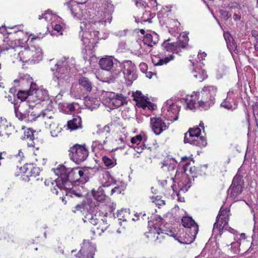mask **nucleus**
Listing matches in <instances>:
<instances>
[{"label":"nucleus","mask_w":258,"mask_h":258,"mask_svg":"<svg viewBox=\"0 0 258 258\" xmlns=\"http://www.w3.org/2000/svg\"><path fill=\"white\" fill-rule=\"evenodd\" d=\"M102 182L103 184V187H99L96 191H94L93 192L94 197L99 202H103L106 199V196L103 189V187H107L109 185V184L107 182H104L103 181H102Z\"/></svg>","instance_id":"nucleus-30"},{"label":"nucleus","mask_w":258,"mask_h":258,"mask_svg":"<svg viewBox=\"0 0 258 258\" xmlns=\"http://www.w3.org/2000/svg\"><path fill=\"white\" fill-rule=\"evenodd\" d=\"M17 117L21 121H24L25 122H29L31 120L29 115L27 114H22V113H18L17 112Z\"/></svg>","instance_id":"nucleus-56"},{"label":"nucleus","mask_w":258,"mask_h":258,"mask_svg":"<svg viewBox=\"0 0 258 258\" xmlns=\"http://www.w3.org/2000/svg\"><path fill=\"white\" fill-rule=\"evenodd\" d=\"M25 126L23 125L22 126V131L20 132H22L21 133H23V135H22L20 137V138L22 140H25V139H34V132L33 130H32L30 128H27L26 130H24L23 132V130H24Z\"/></svg>","instance_id":"nucleus-40"},{"label":"nucleus","mask_w":258,"mask_h":258,"mask_svg":"<svg viewBox=\"0 0 258 258\" xmlns=\"http://www.w3.org/2000/svg\"><path fill=\"white\" fill-rule=\"evenodd\" d=\"M154 221H153V227L151 230L145 233V235L148 238H151L152 241L156 242H161L162 240L166 238V236L173 237L176 240L178 239L176 235L171 230L168 233L164 232L162 229L161 225L163 223V219L160 216H155Z\"/></svg>","instance_id":"nucleus-2"},{"label":"nucleus","mask_w":258,"mask_h":258,"mask_svg":"<svg viewBox=\"0 0 258 258\" xmlns=\"http://www.w3.org/2000/svg\"><path fill=\"white\" fill-rule=\"evenodd\" d=\"M90 171H93V169L90 167L80 168L76 167L69 168L68 173V184L70 186V183L75 182L83 184L89 180L92 177Z\"/></svg>","instance_id":"nucleus-4"},{"label":"nucleus","mask_w":258,"mask_h":258,"mask_svg":"<svg viewBox=\"0 0 258 258\" xmlns=\"http://www.w3.org/2000/svg\"><path fill=\"white\" fill-rule=\"evenodd\" d=\"M192 97L193 95H191L183 99L186 104V108L190 110L195 108V101L192 100Z\"/></svg>","instance_id":"nucleus-52"},{"label":"nucleus","mask_w":258,"mask_h":258,"mask_svg":"<svg viewBox=\"0 0 258 258\" xmlns=\"http://www.w3.org/2000/svg\"><path fill=\"white\" fill-rule=\"evenodd\" d=\"M128 214V211L126 209H121L114 214V217L118 218L119 220L126 221V215Z\"/></svg>","instance_id":"nucleus-47"},{"label":"nucleus","mask_w":258,"mask_h":258,"mask_svg":"<svg viewBox=\"0 0 258 258\" xmlns=\"http://www.w3.org/2000/svg\"><path fill=\"white\" fill-rule=\"evenodd\" d=\"M227 225V224H225L223 222V220H219V218H216V221L214 224L213 230H217L221 233L223 232L224 229L227 230V228L226 227Z\"/></svg>","instance_id":"nucleus-43"},{"label":"nucleus","mask_w":258,"mask_h":258,"mask_svg":"<svg viewBox=\"0 0 258 258\" xmlns=\"http://www.w3.org/2000/svg\"><path fill=\"white\" fill-rule=\"evenodd\" d=\"M134 100L136 101L137 105L143 108L147 106V103L150 102L147 100V99L143 95L141 91H137L133 94Z\"/></svg>","instance_id":"nucleus-27"},{"label":"nucleus","mask_w":258,"mask_h":258,"mask_svg":"<svg viewBox=\"0 0 258 258\" xmlns=\"http://www.w3.org/2000/svg\"><path fill=\"white\" fill-rule=\"evenodd\" d=\"M102 160L104 165L108 168H111L117 164L116 159L112 157H109L107 156H103Z\"/></svg>","instance_id":"nucleus-38"},{"label":"nucleus","mask_w":258,"mask_h":258,"mask_svg":"<svg viewBox=\"0 0 258 258\" xmlns=\"http://www.w3.org/2000/svg\"><path fill=\"white\" fill-rule=\"evenodd\" d=\"M99 64L102 70L109 72V79L111 81L118 78L121 71L120 62L116 60L114 61L111 56H106L100 59Z\"/></svg>","instance_id":"nucleus-6"},{"label":"nucleus","mask_w":258,"mask_h":258,"mask_svg":"<svg viewBox=\"0 0 258 258\" xmlns=\"http://www.w3.org/2000/svg\"><path fill=\"white\" fill-rule=\"evenodd\" d=\"M151 124L153 132L156 135H159L168 127L160 117L151 118Z\"/></svg>","instance_id":"nucleus-18"},{"label":"nucleus","mask_w":258,"mask_h":258,"mask_svg":"<svg viewBox=\"0 0 258 258\" xmlns=\"http://www.w3.org/2000/svg\"><path fill=\"white\" fill-rule=\"evenodd\" d=\"M10 38L7 37L5 38V43H7V44L9 46V48H12L13 49H15L16 47V42L15 41H13V40H10Z\"/></svg>","instance_id":"nucleus-61"},{"label":"nucleus","mask_w":258,"mask_h":258,"mask_svg":"<svg viewBox=\"0 0 258 258\" xmlns=\"http://www.w3.org/2000/svg\"><path fill=\"white\" fill-rule=\"evenodd\" d=\"M193 67L192 74L194 77L199 82H201L207 78L208 76L205 71L202 69V67H199L198 66H195Z\"/></svg>","instance_id":"nucleus-26"},{"label":"nucleus","mask_w":258,"mask_h":258,"mask_svg":"<svg viewBox=\"0 0 258 258\" xmlns=\"http://www.w3.org/2000/svg\"><path fill=\"white\" fill-rule=\"evenodd\" d=\"M16 89L15 87L12 88L10 89L8 96H6L8 98V100L14 104V112L16 114V104L15 103L16 97L15 93Z\"/></svg>","instance_id":"nucleus-44"},{"label":"nucleus","mask_w":258,"mask_h":258,"mask_svg":"<svg viewBox=\"0 0 258 258\" xmlns=\"http://www.w3.org/2000/svg\"><path fill=\"white\" fill-rule=\"evenodd\" d=\"M87 0H70L68 2H66L65 3V5H67L68 7V8L70 10V11L72 13V14L74 16L76 17L77 15V13H75L74 11H76V8H77L78 7L75 5V4L77 3V4H84L86 3Z\"/></svg>","instance_id":"nucleus-33"},{"label":"nucleus","mask_w":258,"mask_h":258,"mask_svg":"<svg viewBox=\"0 0 258 258\" xmlns=\"http://www.w3.org/2000/svg\"><path fill=\"white\" fill-rule=\"evenodd\" d=\"M82 119L80 116H77L72 120L68 121L67 129L70 131L76 130L82 128Z\"/></svg>","instance_id":"nucleus-28"},{"label":"nucleus","mask_w":258,"mask_h":258,"mask_svg":"<svg viewBox=\"0 0 258 258\" xmlns=\"http://www.w3.org/2000/svg\"><path fill=\"white\" fill-rule=\"evenodd\" d=\"M30 166V170L28 168V173H30L31 177H36L37 176H39L40 170L39 168L37 167H32L30 165H29Z\"/></svg>","instance_id":"nucleus-53"},{"label":"nucleus","mask_w":258,"mask_h":258,"mask_svg":"<svg viewBox=\"0 0 258 258\" xmlns=\"http://www.w3.org/2000/svg\"><path fill=\"white\" fill-rule=\"evenodd\" d=\"M31 52L30 51V47L28 48H25L19 51L18 55L19 57V61L22 62V66L23 67L25 64H32V61L30 58Z\"/></svg>","instance_id":"nucleus-21"},{"label":"nucleus","mask_w":258,"mask_h":258,"mask_svg":"<svg viewBox=\"0 0 258 258\" xmlns=\"http://www.w3.org/2000/svg\"><path fill=\"white\" fill-rule=\"evenodd\" d=\"M174 58L173 54H170L168 57L160 58L155 56L152 58V62L154 66H162L168 63L170 60Z\"/></svg>","instance_id":"nucleus-32"},{"label":"nucleus","mask_w":258,"mask_h":258,"mask_svg":"<svg viewBox=\"0 0 258 258\" xmlns=\"http://www.w3.org/2000/svg\"><path fill=\"white\" fill-rule=\"evenodd\" d=\"M184 142L188 143L192 145L200 147H204L207 145L206 140L203 137H198L196 138H188L187 133L185 134L184 138Z\"/></svg>","instance_id":"nucleus-20"},{"label":"nucleus","mask_w":258,"mask_h":258,"mask_svg":"<svg viewBox=\"0 0 258 258\" xmlns=\"http://www.w3.org/2000/svg\"><path fill=\"white\" fill-rule=\"evenodd\" d=\"M190 186L191 181L189 177L187 174L184 173L182 174L181 179L177 181L176 184L174 183L171 185V188L173 192L176 194L178 200L183 202L184 198L181 197L180 194L181 192H186Z\"/></svg>","instance_id":"nucleus-12"},{"label":"nucleus","mask_w":258,"mask_h":258,"mask_svg":"<svg viewBox=\"0 0 258 258\" xmlns=\"http://www.w3.org/2000/svg\"><path fill=\"white\" fill-rule=\"evenodd\" d=\"M162 112L165 114V118L171 122L178 119V114L180 107L176 103L173 102L172 100H167L164 103L162 108Z\"/></svg>","instance_id":"nucleus-10"},{"label":"nucleus","mask_w":258,"mask_h":258,"mask_svg":"<svg viewBox=\"0 0 258 258\" xmlns=\"http://www.w3.org/2000/svg\"><path fill=\"white\" fill-rule=\"evenodd\" d=\"M232 92H228L227 93V97L224 99L221 103L220 106L229 110L233 111L236 108L237 105L235 103L233 99L231 101V96L232 95Z\"/></svg>","instance_id":"nucleus-24"},{"label":"nucleus","mask_w":258,"mask_h":258,"mask_svg":"<svg viewBox=\"0 0 258 258\" xmlns=\"http://www.w3.org/2000/svg\"><path fill=\"white\" fill-rule=\"evenodd\" d=\"M253 115L258 126V103H255L252 105Z\"/></svg>","instance_id":"nucleus-58"},{"label":"nucleus","mask_w":258,"mask_h":258,"mask_svg":"<svg viewBox=\"0 0 258 258\" xmlns=\"http://www.w3.org/2000/svg\"><path fill=\"white\" fill-rule=\"evenodd\" d=\"M84 222L90 223L94 226L99 224L98 219L96 215H92L91 213H88L83 219Z\"/></svg>","instance_id":"nucleus-41"},{"label":"nucleus","mask_w":258,"mask_h":258,"mask_svg":"<svg viewBox=\"0 0 258 258\" xmlns=\"http://www.w3.org/2000/svg\"><path fill=\"white\" fill-rule=\"evenodd\" d=\"M120 67L121 71L118 78L123 76L128 84H132L138 77L135 65L131 61L126 60L120 62Z\"/></svg>","instance_id":"nucleus-9"},{"label":"nucleus","mask_w":258,"mask_h":258,"mask_svg":"<svg viewBox=\"0 0 258 258\" xmlns=\"http://www.w3.org/2000/svg\"><path fill=\"white\" fill-rule=\"evenodd\" d=\"M155 16V13H151L150 11H145L141 17V22L151 23V20Z\"/></svg>","instance_id":"nucleus-45"},{"label":"nucleus","mask_w":258,"mask_h":258,"mask_svg":"<svg viewBox=\"0 0 258 258\" xmlns=\"http://www.w3.org/2000/svg\"><path fill=\"white\" fill-rule=\"evenodd\" d=\"M30 95L27 89L26 90H19L17 93V98L20 99L22 101L25 100L27 98L29 100Z\"/></svg>","instance_id":"nucleus-50"},{"label":"nucleus","mask_w":258,"mask_h":258,"mask_svg":"<svg viewBox=\"0 0 258 258\" xmlns=\"http://www.w3.org/2000/svg\"><path fill=\"white\" fill-rule=\"evenodd\" d=\"M20 27L21 26H19L17 27V37H19V47H20L22 48L23 47L25 46V44L29 39V36L26 32H24L20 28ZM18 47V46H17V47Z\"/></svg>","instance_id":"nucleus-29"},{"label":"nucleus","mask_w":258,"mask_h":258,"mask_svg":"<svg viewBox=\"0 0 258 258\" xmlns=\"http://www.w3.org/2000/svg\"><path fill=\"white\" fill-rule=\"evenodd\" d=\"M189 39L186 35L180 36L175 42H169V40H165L162 44L163 49L167 51L178 53L181 48H184L187 45Z\"/></svg>","instance_id":"nucleus-11"},{"label":"nucleus","mask_w":258,"mask_h":258,"mask_svg":"<svg viewBox=\"0 0 258 258\" xmlns=\"http://www.w3.org/2000/svg\"><path fill=\"white\" fill-rule=\"evenodd\" d=\"M136 6L139 8H145L148 4L144 0H134Z\"/></svg>","instance_id":"nucleus-57"},{"label":"nucleus","mask_w":258,"mask_h":258,"mask_svg":"<svg viewBox=\"0 0 258 258\" xmlns=\"http://www.w3.org/2000/svg\"><path fill=\"white\" fill-rule=\"evenodd\" d=\"M69 152L70 159L77 164L85 161L89 155V151L85 145L76 144L70 148Z\"/></svg>","instance_id":"nucleus-8"},{"label":"nucleus","mask_w":258,"mask_h":258,"mask_svg":"<svg viewBox=\"0 0 258 258\" xmlns=\"http://www.w3.org/2000/svg\"><path fill=\"white\" fill-rule=\"evenodd\" d=\"M67 195L70 196L71 197H82V194L80 191H78L76 190H71L67 194Z\"/></svg>","instance_id":"nucleus-60"},{"label":"nucleus","mask_w":258,"mask_h":258,"mask_svg":"<svg viewBox=\"0 0 258 258\" xmlns=\"http://www.w3.org/2000/svg\"><path fill=\"white\" fill-rule=\"evenodd\" d=\"M244 181L239 176H235L232 183L228 189V191L230 192V197L234 200L237 199L241 194L243 188Z\"/></svg>","instance_id":"nucleus-14"},{"label":"nucleus","mask_w":258,"mask_h":258,"mask_svg":"<svg viewBox=\"0 0 258 258\" xmlns=\"http://www.w3.org/2000/svg\"><path fill=\"white\" fill-rule=\"evenodd\" d=\"M41 116L45 120L53 121L56 120L54 113L48 109H45L41 112Z\"/></svg>","instance_id":"nucleus-39"},{"label":"nucleus","mask_w":258,"mask_h":258,"mask_svg":"<svg viewBox=\"0 0 258 258\" xmlns=\"http://www.w3.org/2000/svg\"><path fill=\"white\" fill-rule=\"evenodd\" d=\"M161 168L164 171H168L169 172H173L174 171L175 166L173 164L169 162L168 160H164L161 162Z\"/></svg>","instance_id":"nucleus-46"},{"label":"nucleus","mask_w":258,"mask_h":258,"mask_svg":"<svg viewBox=\"0 0 258 258\" xmlns=\"http://www.w3.org/2000/svg\"><path fill=\"white\" fill-rule=\"evenodd\" d=\"M158 41L159 35L157 33L153 32L146 34L142 41H137L135 45L137 48H138L139 46L140 49L146 45L152 47L153 45L158 43Z\"/></svg>","instance_id":"nucleus-16"},{"label":"nucleus","mask_w":258,"mask_h":258,"mask_svg":"<svg viewBox=\"0 0 258 258\" xmlns=\"http://www.w3.org/2000/svg\"><path fill=\"white\" fill-rule=\"evenodd\" d=\"M17 83H19L18 86H23L26 87L27 89L29 88V90L27 91L30 95L29 100H31L32 93L38 90L36 88V84L32 83V78L27 74L20 77L19 80H17Z\"/></svg>","instance_id":"nucleus-17"},{"label":"nucleus","mask_w":258,"mask_h":258,"mask_svg":"<svg viewBox=\"0 0 258 258\" xmlns=\"http://www.w3.org/2000/svg\"><path fill=\"white\" fill-rule=\"evenodd\" d=\"M45 123L49 126L50 134L52 137L58 136V134L61 132L62 129L59 126L57 119L53 121L45 120Z\"/></svg>","instance_id":"nucleus-25"},{"label":"nucleus","mask_w":258,"mask_h":258,"mask_svg":"<svg viewBox=\"0 0 258 258\" xmlns=\"http://www.w3.org/2000/svg\"><path fill=\"white\" fill-rule=\"evenodd\" d=\"M107 227L108 225L106 221L101 219L99 221V226L96 227V229H92L91 231L93 234L101 235L102 233L107 229Z\"/></svg>","instance_id":"nucleus-36"},{"label":"nucleus","mask_w":258,"mask_h":258,"mask_svg":"<svg viewBox=\"0 0 258 258\" xmlns=\"http://www.w3.org/2000/svg\"><path fill=\"white\" fill-rule=\"evenodd\" d=\"M30 51L31 52L30 58L33 60L32 64L38 62L42 59V49L39 46H31L30 47Z\"/></svg>","instance_id":"nucleus-22"},{"label":"nucleus","mask_w":258,"mask_h":258,"mask_svg":"<svg viewBox=\"0 0 258 258\" xmlns=\"http://www.w3.org/2000/svg\"><path fill=\"white\" fill-rule=\"evenodd\" d=\"M107 95V97L109 100V104L112 105L115 107H118L122 105L126 100V97L121 94L110 92Z\"/></svg>","instance_id":"nucleus-19"},{"label":"nucleus","mask_w":258,"mask_h":258,"mask_svg":"<svg viewBox=\"0 0 258 258\" xmlns=\"http://www.w3.org/2000/svg\"><path fill=\"white\" fill-rule=\"evenodd\" d=\"M48 98V95L46 90L38 89L32 93L31 100L39 103L40 101H45Z\"/></svg>","instance_id":"nucleus-23"},{"label":"nucleus","mask_w":258,"mask_h":258,"mask_svg":"<svg viewBox=\"0 0 258 258\" xmlns=\"http://www.w3.org/2000/svg\"><path fill=\"white\" fill-rule=\"evenodd\" d=\"M183 226L187 228L184 238L181 240L179 239L176 240L181 243L189 244L191 243L196 238L199 231L198 225L190 217H183L181 219Z\"/></svg>","instance_id":"nucleus-5"},{"label":"nucleus","mask_w":258,"mask_h":258,"mask_svg":"<svg viewBox=\"0 0 258 258\" xmlns=\"http://www.w3.org/2000/svg\"><path fill=\"white\" fill-rule=\"evenodd\" d=\"M188 138H196L200 136L201 132V130L199 127H196L192 128H190L188 130Z\"/></svg>","instance_id":"nucleus-48"},{"label":"nucleus","mask_w":258,"mask_h":258,"mask_svg":"<svg viewBox=\"0 0 258 258\" xmlns=\"http://www.w3.org/2000/svg\"><path fill=\"white\" fill-rule=\"evenodd\" d=\"M229 212L230 210L228 209H222L221 208L216 218H219V220H223V222L225 224H228L229 220Z\"/></svg>","instance_id":"nucleus-35"},{"label":"nucleus","mask_w":258,"mask_h":258,"mask_svg":"<svg viewBox=\"0 0 258 258\" xmlns=\"http://www.w3.org/2000/svg\"><path fill=\"white\" fill-rule=\"evenodd\" d=\"M88 205L85 202H82L80 204L77 205L73 211L74 213H76L77 211H80L81 213H84L86 210L88 209Z\"/></svg>","instance_id":"nucleus-51"},{"label":"nucleus","mask_w":258,"mask_h":258,"mask_svg":"<svg viewBox=\"0 0 258 258\" xmlns=\"http://www.w3.org/2000/svg\"><path fill=\"white\" fill-rule=\"evenodd\" d=\"M80 85L83 88V94L90 92L92 89V84L89 80L85 77H81L79 80Z\"/></svg>","instance_id":"nucleus-31"},{"label":"nucleus","mask_w":258,"mask_h":258,"mask_svg":"<svg viewBox=\"0 0 258 258\" xmlns=\"http://www.w3.org/2000/svg\"><path fill=\"white\" fill-rule=\"evenodd\" d=\"M96 246L89 240H84L78 254H81L83 258H93Z\"/></svg>","instance_id":"nucleus-15"},{"label":"nucleus","mask_w":258,"mask_h":258,"mask_svg":"<svg viewBox=\"0 0 258 258\" xmlns=\"http://www.w3.org/2000/svg\"><path fill=\"white\" fill-rule=\"evenodd\" d=\"M143 139V136L141 135H138L131 139V143L136 144H140Z\"/></svg>","instance_id":"nucleus-59"},{"label":"nucleus","mask_w":258,"mask_h":258,"mask_svg":"<svg viewBox=\"0 0 258 258\" xmlns=\"http://www.w3.org/2000/svg\"><path fill=\"white\" fill-rule=\"evenodd\" d=\"M153 199H154L153 202L159 208L165 205V201L161 200L160 197L159 196H156L154 198H153Z\"/></svg>","instance_id":"nucleus-55"},{"label":"nucleus","mask_w":258,"mask_h":258,"mask_svg":"<svg viewBox=\"0 0 258 258\" xmlns=\"http://www.w3.org/2000/svg\"><path fill=\"white\" fill-rule=\"evenodd\" d=\"M103 8L96 15L94 22L87 23L86 22L81 23L80 28L82 30H88L85 32V36H82L81 41L83 44L87 47L89 43H93L92 40L98 37L99 31H93L95 26L104 27L107 23L110 24L112 21V14L114 12L113 5L108 1L102 5Z\"/></svg>","instance_id":"nucleus-1"},{"label":"nucleus","mask_w":258,"mask_h":258,"mask_svg":"<svg viewBox=\"0 0 258 258\" xmlns=\"http://www.w3.org/2000/svg\"><path fill=\"white\" fill-rule=\"evenodd\" d=\"M8 126V125L7 123V120L5 118H3L2 117H0V128L4 129Z\"/></svg>","instance_id":"nucleus-64"},{"label":"nucleus","mask_w":258,"mask_h":258,"mask_svg":"<svg viewBox=\"0 0 258 258\" xmlns=\"http://www.w3.org/2000/svg\"><path fill=\"white\" fill-rule=\"evenodd\" d=\"M145 148V145L143 144H137L136 146L134 147L135 150L138 153H140L142 152L143 149Z\"/></svg>","instance_id":"nucleus-62"},{"label":"nucleus","mask_w":258,"mask_h":258,"mask_svg":"<svg viewBox=\"0 0 258 258\" xmlns=\"http://www.w3.org/2000/svg\"><path fill=\"white\" fill-rule=\"evenodd\" d=\"M70 61L73 62L75 61L73 59H69L68 58L64 57L55 64V68L51 69L52 71H54L55 70H56V72L54 73L53 80L54 81L57 82L59 83V82L68 80L69 75L68 67Z\"/></svg>","instance_id":"nucleus-7"},{"label":"nucleus","mask_w":258,"mask_h":258,"mask_svg":"<svg viewBox=\"0 0 258 258\" xmlns=\"http://www.w3.org/2000/svg\"><path fill=\"white\" fill-rule=\"evenodd\" d=\"M54 173L58 176L55 180L56 186L60 189L70 188L68 184V173L69 168H67L63 165H59L56 169H53Z\"/></svg>","instance_id":"nucleus-13"},{"label":"nucleus","mask_w":258,"mask_h":258,"mask_svg":"<svg viewBox=\"0 0 258 258\" xmlns=\"http://www.w3.org/2000/svg\"><path fill=\"white\" fill-rule=\"evenodd\" d=\"M228 48L230 52L232 53V52L237 54L238 53V50L236 43L234 41V39L230 40L229 42L226 43Z\"/></svg>","instance_id":"nucleus-49"},{"label":"nucleus","mask_w":258,"mask_h":258,"mask_svg":"<svg viewBox=\"0 0 258 258\" xmlns=\"http://www.w3.org/2000/svg\"><path fill=\"white\" fill-rule=\"evenodd\" d=\"M207 54L205 52H202L200 53H199L197 59L196 60L194 59H189V61L191 62L192 66L193 67H195V66H198L199 67H203L204 66V64L202 62V60H203L206 57Z\"/></svg>","instance_id":"nucleus-37"},{"label":"nucleus","mask_w":258,"mask_h":258,"mask_svg":"<svg viewBox=\"0 0 258 258\" xmlns=\"http://www.w3.org/2000/svg\"><path fill=\"white\" fill-rule=\"evenodd\" d=\"M232 9L235 10V12L233 15V19L235 21H239L241 19V15L243 13V9H245L243 5H237L236 7H232Z\"/></svg>","instance_id":"nucleus-42"},{"label":"nucleus","mask_w":258,"mask_h":258,"mask_svg":"<svg viewBox=\"0 0 258 258\" xmlns=\"http://www.w3.org/2000/svg\"><path fill=\"white\" fill-rule=\"evenodd\" d=\"M28 165L25 164L23 167L19 168L20 174L17 176H20V179L22 181H28L30 180V175L28 173Z\"/></svg>","instance_id":"nucleus-34"},{"label":"nucleus","mask_w":258,"mask_h":258,"mask_svg":"<svg viewBox=\"0 0 258 258\" xmlns=\"http://www.w3.org/2000/svg\"><path fill=\"white\" fill-rule=\"evenodd\" d=\"M217 93V88L213 86L204 87L202 91L197 92L195 96H199V106L201 110H206L212 106L215 103V96Z\"/></svg>","instance_id":"nucleus-3"},{"label":"nucleus","mask_w":258,"mask_h":258,"mask_svg":"<svg viewBox=\"0 0 258 258\" xmlns=\"http://www.w3.org/2000/svg\"><path fill=\"white\" fill-rule=\"evenodd\" d=\"M1 29L2 28H0V30H1ZM5 41L3 32H0V52L3 50L9 49L8 47L5 46Z\"/></svg>","instance_id":"nucleus-54"},{"label":"nucleus","mask_w":258,"mask_h":258,"mask_svg":"<svg viewBox=\"0 0 258 258\" xmlns=\"http://www.w3.org/2000/svg\"><path fill=\"white\" fill-rule=\"evenodd\" d=\"M220 13L221 17L226 20H228L231 17V14L226 11L221 10Z\"/></svg>","instance_id":"nucleus-63"}]
</instances>
